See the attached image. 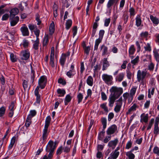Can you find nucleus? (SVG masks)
Returning a JSON list of instances; mask_svg holds the SVG:
<instances>
[{"mask_svg": "<svg viewBox=\"0 0 159 159\" xmlns=\"http://www.w3.org/2000/svg\"><path fill=\"white\" fill-rule=\"evenodd\" d=\"M57 143V141L54 142L52 140H50L48 142L46 148V151L49 152L48 155H46L43 156V159H52V158L54 152L56 149Z\"/></svg>", "mask_w": 159, "mask_h": 159, "instance_id": "1", "label": "nucleus"}, {"mask_svg": "<svg viewBox=\"0 0 159 159\" xmlns=\"http://www.w3.org/2000/svg\"><path fill=\"white\" fill-rule=\"evenodd\" d=\"M51 121V118L50 116H48L46 118L44 129L43 131V142H45L47 137L48 128L50 125Z\"/></svg>", "mask_w": 159, "mask_h": 159, "instance_id": "2", "label": "nucleus"}, {"mask_svg": "<svg viewBox=\"0 0 159 159\" xmlns=\"http://www.w3.org/2000/svg\"><path fill=\"white\" fill-rule=\"evenodd\" d=\"M111 95L118 98L123 92V89L116 86L112 87L110 90Z\"/></svg>", "mask_w": 159, "mask_h": 159, "instance_id": "3", "label": "nucleus"}, {"mask_svg": "<svg viewBox=\"0 0 159 159\" xmlns=\"http://www.w3.org/2000/svg\"><path fill=\"white\" fill-rule=\"evenodd\" d=\"M47 81V78L45 75L41 76L38 81V84L41 89H43L46 86Z\"/></svg>", "mask_w": 159, "mask_h": 159, "instance_id": "4", "label": "nucleus"}, {"mask_svg": "<svg viewBox=\"0 0 159 159\" xmlns=\"http://www.w3.org/2000/svg\"><path fill=\"white\" fill-rule=\"evenodd\" d=\"M102 78L104 82L108 84H111L113 80L112 76L107 74L102 75Z\"/></svg>", "mask_w": 159, "mask_h": 159, "instance_id": "5", "label": "nucleus"}, {"mask_svg": "<svg viewBox=\"0 0 159 159\" xmlns=\"http://www.w3.org/2000/svg\"><path fill=\"white\" fill-rule=\"evenodd\" d=\"M147 75V72L145 71H141L140 70L138 71L137 78L139 82H140L141 80L144 79Z\"/></svg>", "mask_w": 159, "mask_h": 159, "instance_id": "6", "label": "nucleus"}, {"mask_svg": "<svg viewBox=\"0 0 159 159\" xmlns=\"http://www.w3.org/2000/svg\"><path fill=\"white\" fill-rule=\"evenodd\" d=\"M117 129V126L116 125H112L107 129L106 133L108 135H111L116 132Z\"/></svg>", "mask_w": 159, "mask_h": 159, "instance_id": "7", "label": "nucleus"}, {"mask_svg": "<svg viewBox=\"0 0 159 159\" xmlns=\"http://www.w3.org/2000/svg\"><path fill=\"white\" fill-rule=\"evenodd\" d=\"M21 58L23 60H27L30 57V53L27 50H23L21 52Z\"/></svg>", "mask_w": 159, "mask_h": 159, "instance_id": "8", "label": "nucleus"}, {"mask_svg": "<svg viewBox=\"0 0 159 159\" xmlns=\"http://www.w3.org/2000/svg\"><path fill=\"white\" fill-rule=\"evenodd\" d=\"M20 31L24 36H28L29 35V32L28 29L25 24L22 25V26L20 28Z\"/></svg>", "mask_w": 159, "mask_h": 159, "instance_id": "9", "label": "nucleus"}, {"mask_svg": "<svg viewBox=\"0 0 159 159\" xmlns=\"http://www.w3.org/2000/svg\"><path fill=\"white\" fill-rule=\"evenodd\" d=\"M118 142L117 138H116L114 140L110 141L108 144V146L111 148L112 149H114L116 147Z\"/></svg>", "mask_w": 159, "mask_h": 159, "instance_id": "10", "label": "nucleus"}, {"mask_svg": "<svg viewBox=\"0 0 159 159\" xmlns=\"http://www.w3.org/2000/svg\"><path fill=\"white\" fill-rule=\"evenodd\" d=\"M140 122H144L145 123L148 122V114H145L143 113L140 116Z\"/></svg>", "mask_w": 159, "mask_h": 159, "instance_id": "11", "label": "nucleus"}, {"mask_svg": "<svg viewBox=\"0 0 159 159\" xmlns=\"http://www.w3.org/2000/svg\"><path fill=\"white\" fill-rule=\"evenodd\" d=\"M117 99V98H116L110 94L108 99L109 106L111 107H112L115 100Z\"/></svg>", "mask_w": 159, "mask_h": 159, "instance_id": "12", "label": "nucleus"}, {"mask_svg": "<svg viewBox=\"0 0 159 159\" xmlns=\"http://www.w3.org/2000/svg\"><path fill=\"white\" fill-rule=\"evenodd\" d=\"M100 51L102 52V56L106 55L108 54V48L104 44L101 46Z\"/></svg>", "mask_w": 159, "mask_h": 159, "instance_id": "13", "label": "nucleus"}, {"mask_svg": "<svg viewBox=\"0 0 159 159\" xmlns=\"http://www.w3.org/2000/svg\"><path fill=\"white\" fill-rule=\"evenodd\" d=\"M110 64L107 61V58H104L103 60L102 70H105L107 69V68L109 66Z\"/></svg>", "mask_w": 159, "mask_h": 159, "instance_id": "14", "label": "nucleus"}, {"mask_svg": "<svg viewBox=\"0 0 159 159\" xmlns=\"http://www.w3.org/2000/svg\"><path fill=\"white\" fill-rule=\"evenodd\" d=\"M66 54L63 53L60 58L59 62L61 65L62 66H64L66 59Z\"/></svg>", "mask_w": 159, "mask_h": 159, "instance_id": "15", "label": "nucleus"}, {"mask_svg": "<svg viewBox=\"0 0 159 159\" xmlns=\"http://www.w3.org/2000/svg\"><path fill=\"white\" fill-rule=\"evenodd\" d=\"M19 9L17 8H14L11 9L10 11L11 17H14L19 12Z\"/></svg>", "mask_w": 159, "mask_h": 159, "instance_id": "16", "label": "nucleus"}, {"mask_svg": "<svg viewBox=\"0 0 159 159\" xmlns=\"http://www.w3.org/2000/svg\"><path fill=\"white\" fill-rule=\"evenodd\" d=\"M119 0H109L107 5V7L110 8L113 5H116L117 3Z\"/></svg>", "mask_w": 159, "mask_h": 159, "instance_id": "17", "label": "nucleus"}, {"mask_svg": "<svg viewBox=\"0 0 159 159\" xmlns=\"http://www.w3.org/2000/svg\"><path fill=\"white\" fill-rule=\"evenodd\" d=\"M136 25L137 27L140 26L142 23V20H141V16L140 15H138L136 18Z\"/></svg>", "mask_w": 159, "mask_h": 159, "instance_id": "18", "label": "nucleus"}, {"mask_svg": "<svg viewBox=\"0 0 159 159\" xmlns=\"http://www.w3.org/2000/svg\"><path fill=\"white\" fill-rule=\"evenodd\" d=\"M125 73L121 72L119 73L116 77V80L120 82L123 80L125 77Z\"/></svg>", "mask_w": 159, "mask_h": 159, "instance_id": "19", "label": "nucleus"}, {"mask_svg": "<svg viewBox=\"0 0 159 159\" xmlns=\"http://www.w3.org/2000/svg\"><path fill=\"white\" fill-rule=\"evenodd\" d=\"M19 18L18 16H16L13 19H11L10 21L11 25L13 26L16 25L19 21Z\"/></svg>", "mask_w": 159, "mask_h": 159, "instance_id": "20", "label": "nucleus"}, {"mask_svg": "<svg viewBox=\"0 0 159 159\" xmlns=\"http://www.w3.org/2000/svg\"><path fill=\"white\" fill-rule=\"evenodd\" d=\"M139 106L137 105L135 103H134L132 106L128 110V111L126 112V114H130L132 111H134L136 110V108H138Z\"/></svg>", "mask_w": 159, "mask_h": 159, "instance_id": "21", "label": "nucleus"}, {"mask_svg": "<svg viewBox=\"0 0 159 159\" xmlns=\"http://www.w3.org/2000/svg\"><path fill=\"white\" fill-rule=\"evenodd\" d=\"M150 19L152 21L153 24L156 25H157L159 24V19L156 17H154L152 15L150 16Z\"/></svg>", "mask_w": 159, "mask_h": 159, "instance_id": "22", "label": "nucleus"}, {"mask_svg": "<svg viewBox=\"0 0 159 159\" xmlns=\"http://www.w3.org/2000/svg\"><path fill=\"white\" fill-rule=\"evenodd\" d=\"M57 93L59 95V97H63L66 93L65 90L63 89H58L57 90Z\"/></svg>", "mask_w": 159, "mask_h": 159, "instance_id": "23", "label": "nucleus"}, {"mask_svg": "<svg viewBox=\"0 0 159 159\" xmlns=\"http://www.w3.org/2000/svg\"><path fill=\"white\" fill-rule=\"evenodd\" d=\"M110 155V158H111L112 159H116L119 155V152L114 151V152L111 153Z\"/></svg>", "mask_w": 159, "mask_h": 159, "instance_id": "24", "label": "nucleus"}, {"mask_svg": "<svg viewBox=\"0 0 159 159\" xmlns=\"http://www.w3.org/2000/svg\"><path fill=\"white\" fill-rule=\"evenodd\" d=\"M49 42L48 36V35L45 36L43 38V47L47 46Z\"/></svg>", "mask_w": 159, "mask_h": 159, "instance_id": "25", "label": "nucleus"}, {"mask_svg": "<svg viewBox=\"0 0 159 159\" xmlns=\"http://www.w3.org/2000/svg\"><path fill=\"white\" fill-rule=\"evenodd\" d=\"M87 83L90 86H92L93 84V79L91 76H88L87 80Z\"/></svg>", "mask_w": 159, "mask_h": 159, "instance_id": "26", "label": "nucleus"}, {"mask_svg": "<svg viewBox=\"0 0 159 159\" xmlns=\"http://www.w3.org/2000/svg\"><path fill=\"white\" fill-rule=\"evenodd\" d=\"M72 98V97H71L70 95H67L66 96L65 99L64 103L65 105H67L68 103L70 102Z\"/></svg>", "mask_w": 159, "mask_h": 159, "instance_id": "27", "label": "nucleus"}, {"mask_svg": "<svg viewBox=\"0 0 159 159\" xmlns=\"http://www.w3.org/2000/svg\"><path fill=\"white\" fill-rule=\"evenodd\" d=\"M16 138L15 136L13 137L11 139V143L8 148V150L11 149L13 146L16 140Z\"/></svg>", "mask_w": 159, "mask_h": 159, "instance_id": "28", "label": "nucleus"}, {"mask_svg": "<svg viewBox=\"0 0 159 159\" xmlns=\"http://www.w3.org/2000/svg\"><path fill=\"white\" fill-rule=\"evenodd\" d=\"M29 44V42L26 39H23L22 43L20 45H22L25 48H27Z\"/></svg>", "mask_w": 159, "mask_h": 159, "instance_id": "29", "label": "nucleus"}, {"mask_svg": "<svg viewBox=\"0 0 159 159\" xmlns=\"http://www.w3.org/2000/svg\"><path fill=\"white\" fill-rule=\"evenodd\" d=\"M72 24V21L71 20H68L66 21V30H69L71 27Z\"/></svg>", "mask_w": 159, "mask_h": 159, "instance_id": "30", "label": "nucleus"}, {"mask_svg": "<svg viewBox=\"0 0 159 159\" xmlns=\"http://www.w3.org/2000/svg\"><path fill=\"white\" fill-rule=\"evenodd\" d=\"M135 51V48L134 45H131L129 49V53L130 55H133Z\"/></svg>", "mask_w": 159, "mask_h": 159, "instance_id": "31", "label": "nucleus"}, {"mask_svg": "<svg viewBox=\"0 0 159 159\" xmlns=\"http://www.w3.org/2000/svg\"><path fill=\"white\" fill-rule=\"evenodd\" d=\"M39 39H36V40L34 42V43L33 45V48L36 50H38L39 48Z\"/></svg>", "mask_w": 159, "mask_h": 159, "instance_id": "32", "label": "nucleus"}, {"mask_svg": "<svg viewBox=\"0 0 159 159\" xmlns=\"http://www.w3.org/2000/svg\"><path fill=\"white\" fill-rule=\"evenodd\" d=\"M101 122L103 125V127H106L107 125V120L105 117H102L101 119Z\"/></svg>", "mask_w": 159, "mask_h": 159, "instance_id": "33", "label": "nucleus"}, {"mask_svg": "<svg viewBox=\"0 0 159 159\" xmlns=\"http://www.w3.org/2000/svg\"><path fill=\"white\" fill-rule=\"evenodd\" d=\"M15 102L14 101L11 102L9 107L8 110L9 111H14L16 108L15 107Z\"/></svg>", "mask_w": 159, "mask_h": 159, "instance_id": "34", "label": "nucleus"}, {"mask_svg": "<svg viewBox=\"0 0 159 159\" xmlns=\"http://www.w3.org/2000/svg\"><path fill=\"white\" fill-rule=\"evenodd\" d=\"M126 155L128 157L129 159H134L135 156L133 153L126 152Z\"/></svg>", "mask_w": 159, "mask_h": 159, "instance_id": "35", "label": "nucleus"}, {"mask_svg": "<svg viewBox=\"0 0 159 159\" xmlns=\"http://www.w3.org/2000/svg\"><path fill=\"white\" fill-rule=\"evenodd\" d=\"M10 58L11 61L13 62H15L17 61V58L16 55L13 53H10Z\"/></svg>", "mask_w": 159, "mask_h": 159, "instance_id": "36", "label": "nucleus"}, {"mask_svg": "<svg viewBox=\"0 0 159 159\" xmlns=\"http://www.w3.org/2000/svg\"><path fill=\"white\" fill-rule=\"evenodd\" d=\"M106 103H102L100 105V107L104 111L106 112H108V108L106 106Z\"/></svg>", "mask_w": 159, "mask_h": 159, "instance_id": "37", "label": "nucleus"}, {"mask_svg": "<svg viewBox=\"0 0 159 159\" xmlns=\"http://www.w3.org/2000/svg\"><path fill=\"white\" fill-rule=\"evenodd\" d=\"M122 19L124 21V24H126L129 19V16L127 14L124 13L122 16Z\"/></svg>", "mask_w": 159, "mask_h": 159, "instance_id": "38", "label": "nucleus"}, {"mask_svg": "<svg viewBox=\"0 0 159 159\" xmlns=\"http://www.w3.org/2000/svg\"><path fill=\"white\" fill-rule=\"evenodd\" d=\"M49 29L50 32L52 33L54 31V24L53 21H52L50 25Z\"/></svg>", "mask_w": 159, "mask_h": 159, "instance_id": "39", "label": "nucleus"}, {"mask_svg": "<svg viewBox=\"0 0 159 159\" xmlns=\"http://www.w3.org/2000/svg\"><path fill=\"white\" fill-rule=\"evenodd\" d=\"M154 134L156 135H157L159 134V128L158 125H154V128L153 131Z\"/></svg>", "mask_w": 159, "mask_h": 159, "instance_id": "40", "label": "nucleus"}, {"mask_svg": "<svg viewBox=\"0 0 159 159\" xmlns=\"http://www.w3.org/2000/svg\"><path fill=\"white\" fill-rule=\"evenodd\" d=\"M31 118L30 117L27 116L25 124L27 127H29L30 125L31 122Z\"/></svg>", "mask_w": 159, "mask_h": 159, "instance_id": "41", "label": "nucleus"}, {"mask_svg": "<svg viewBox=\"0 0 159 159\" xmlns=\"http://www.w3.org/2000/svg\"><path fill=\"white\" fill-rule=\"evenodd\" d=\"M130 13V16H134L135 14V11L133 7H130L129 10Z\"/></svg>", "mask_w": 159, "mask_h": 159, "instance_id": "42", "label": "nucleus"}, {"mask_svg": "<svg viewBox=\"0 0 159 159\" xmlns=\"http://www.w3.org/2000/svg\"><path fill=\"white\" fill-rule=\"evenodd\" d=\"M77 98L78 99V103H80L82 101L83 98V95L81 93H79L77 95Z\"/></svg>", "mask_w": 159, "mask_h": 159, "instance_id": "43", "label": "nucleus"}, {"mask_svg": "<svg viewBox=\"0 0 159 159\" xmlns=\"http://www.w3.org/2000/svg\"><path fill=\"white\" fill-rule=\"evenodd\" d=\"M154 56L157 61H159V54L157 51L155 50L153 51Z\"/></svg>", "mask_w": 159, "mask_h": 159, "instance_id": "44", "label": "nucleus"}, {"mask_svg": "<svg viewBox=\"0 0 159 159\" xmlns=\"http://www.w3.org/2000/svg\"><path fill=\"white\" fill-rule=\"evenodd\" d=\"M36 114V112L35 110H32L30 111V113L28 116L29 117H30L32 119V117L34 116Z\"/></svg>", "mask_w": 159, "mask_h": 159, "instance_id": "45", "label": "nucleus"}, {"mask_svg": "<svg viewBox=\"0 0 159 159\" xmlns=\"http://www.w3.org/2000/svg\"><path fill=\"white\" fill-rule=\"evenodd\" d=\"M6 109L4 107H2L0 108V117L2 116L4 114Z\"/></svg>", "mask_w": 159, "mask_h": 159, "instance_id": "46", "label": "nucleus"}, {"mask_svg": "<svg viewBox=\"0 0 159 159\" xmlns=\"http://www.w3.org/2000/svg\"><path fill=\"white\" fill-rule=\"evenodd\" d=\"M153 152L159 156V147L157 146L155 147L153 149Z\"/></svg>", "mask_w": 159, "mask_h": 159, "instance_id": "47", "label": "nucleus"}, {"mask_svg": "<svg viewBox=\"0 0 159 159\" xmlns=\"http://www.w3.org/2000/svg\"><path fill=\"white\" fill-rule=\"evenodd\" d=\"M154 119L153 118L151 119L150 121L149 122L148 125L147 127V130H149L150 129L154 122Z\"/></svg>", "mask_w": 159, "mask_h": 159, "instance_id": "48", "label": "nucleus"}, {"mask_svg": "<svg viewBox=\"0 0 159 159\" xmlns=\"http://www.w3.org/2000/svg\"><path fill=\"white\" fill-rule=\"evenodd\" d=\"M49 65L52 68L55 67V65L54 64V57H50Z\"/></svg>", "mask_w": 159, "mask_h": 159, "instance_id": "49", "label": "nucleus"}, {"mask_svg": "<svg viewBox=\"0 0 159 159\" xmlns=\"http://www.w3.org/2000/svg\"><path fill=\"white\" fill-rule=\"evenodd\" d=\"M111 135L107 136L103 141V142L105 143H107L108 142L111 140Z\"/></svg>", "mask_w": 159, "mask_h": 159, "instance_id": "50", "label": "nucleus"}, {"mask_svg": "<svg viewBox=\"0 0 159 159\" xmlns=\"http://www.w3.org/2000/svg\"><path fill=\"white\" fill-rule=\"evenodd\" d=\"M136 88H132L130 90V92L129 93V95L133 96L136 92Z\"/></svg>", "mask_w": 159, "mask_h": 159, "instance_id": "51", "label": "nucleus"}, {"mask_svg": "<svg viewBox=\"0 0 159 159\" xmlns=\"http://www.w3.org/2000/svg\"><path fill=\"white\" fill-rule=\"evenodd\" d=\"M122 97H120V98L116 101V105L122 106Z\"/></svg>", "mask_w": 159, "mask_h": 159, "instance_id": "52", "label": "nucleus"}, {"mask_svg": "<svg viewBox=\"0 0 159 159\" xmlns=\"http://www.w3.org/2000/svg\"><path fill=\"white\" fill-rule=\"evenodd\" d=\"M111 20L110 18L105 19L104 21V26L106 27L108 26L111 22Z\"/></svg>", "mask_w": 159, "mask_h": 159, "instance_id": "53", "label": "nucleus"}, {"mask_svg": "<svg viewBox=\"0 0 159 159\" xmlns=\"http://www.w3.org/2000/svg\"><path fill=\"white\" fill-rule=\"evenodd\" d=\"M139 56H137L135 59L131 61V63L134 65H135L139 61Z\"/></svg>", "mask_w": 159, "mask_h": 159, "instance_id": "54", "label": "nucleus"}, {"mask_svg": "<svg viewBox=\"0 0 159 159\" xmlns=\"http://www.w3.org/2000/svg\"><path fill=\"white\" fill-rule=\"evenodd\" d=\"M34 71L32 69L31 70V79L32 82L33 83L34 81L35 75H34Z\"/></svg>", "mask_w": 159, "mask_h": 159, "instance_id": "55", "label": "nucleus"}, {"mask_svg": "<svg viewBox=\"0 0 159 159\" xmlns=\"http://www.w3.org/2000/svg\"><path fill=\"white\" fill-rule=\"evenodd\" d=\"M121 106L116 105L115 107L114 110L116 113H118L120 111Z\"/></svg>", "mask_w": 159, "mask_h": 159, "instance_id": "56", "label": "nucleus"}, {"mask_svg": "<svg viewBox=\"0 0 159 159\" xmlns=\"http://www.w3.org/2000/svg\"><path fill=\"white\" fill-rule=\"evenodd\" d=\"M23 86L25 90L26 89H27L28 87V82L26 80H24L23 83Z\"/></svg>", "mask_w": 159, "mask_h": 159, "instance_id": "57", "label": "nucleus"}, {"mask_svg": "<svg viewBox=\"0 0 159 159\" xmlns=\"http://www.w3.org/2000/svg\"><path fill=\"white\" fill-rule=\"evenodd\" d=\"M114 114L113 112L110 113L108 115V121H110L113 118Z\"/></svg>", "mask_w": 159, "mask_h": 159, "instance_id": "58", "label": "nucleus"}, {"mask_svg": "<svg viewBox=\"0 0 159 159\" xmlns=\"http://www.w3.org/2000/svg\"><path fill=\"white\" fill-rule=\"evenodd\" d=\"M104 33L105 31L103 30H100L99 33V38L102 39Z\"/></svg>", "mask_w": 159, "mask_h": 159, "instance_id": "59", "label": "nucleus"}, {"mask_svg": "<svg viewBox=\"0 0 159 159\" xmlns=\"http://www.w3.org/2000/svg\"><path fill=\"white\" fill-rule=\"evenodd\" d=\"M144 48L146 51H148L150 52L151 50L150 45L149 43H148L147 44V46L146 47H144Z\"/></svg>", "mask_w": 159, "mask_h": 159, "instance_id": "60", "label": "nucleus"}, {"mask_svg": "<svg viewBox=\"0 0 159 159\" xmlns=\"http://www.w3.org/2000/svg\"><path fill=\"white\" fill-rule=\"evenodd\" d=\"M58 82L62 84L63 85H65L66 84V82L65 80H63L62 78H60L58 80Z\"/></svg>", "mask_w": 159, "mask_h": 159, "instance_id": "61", "label": "nucleus"}, {"mask_svg": "<svg viewBox=\"0 0 159 159\" xmlns=\"http://www.w3.org/2000/svg\"><path fill=\"white\" fill-rule=\"evenodd\" d=\"M84 52L87 55H88L89 53V52L90 50V47L89 46H88L86 47H85V48H84Z\"/></svg>", "mask_w": 159, "mask_h": 159, "instance_id": "62", "label": "nucleus"}, {"mask_svg": "<svg viewBox=\"0 0 159 159\" xmlns=\"http://www.w3.org/2000/svg\"><path fill=\"white\" fill-rule=\"evenodd\" d=\"M132 143L131 140L129 141L127 143L125 147V148L129 149L131 148L132 145Z\"/></svg>", "mask_w": 159, "mask_h": 159, "instance_id": "63", "label": "nucleus"}, {"mask_svg": "<svg viewBox=\"0 0 159 159\" xmlns=\"http://www.w3.org/2000/svg\"><path fill=\"white\" fill-rule=\"evenodd\" d=\"M154 64L152 63L151 62L150 64H149L148 66V70L150 71H153L154 69Z\"/></svg>", "mask_w": 159, "mask_h": 159, "instance_id": "64", "label": "nucleus"}]
</instances>
